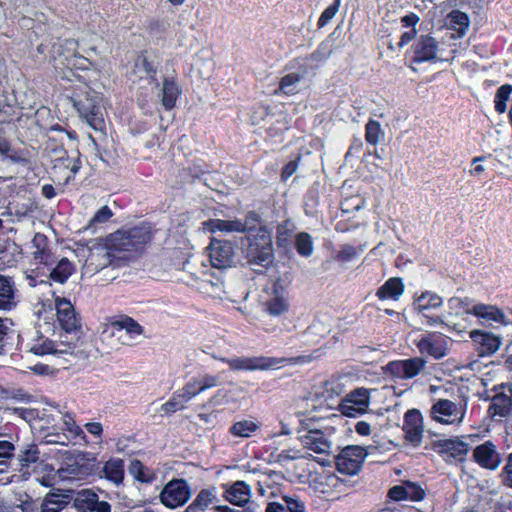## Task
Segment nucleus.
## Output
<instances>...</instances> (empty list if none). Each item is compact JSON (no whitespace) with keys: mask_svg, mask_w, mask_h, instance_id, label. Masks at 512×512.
<instances>
[{"mask_svg":"<svg viewBox=\"0 0 512 512\" xmlns=\"http://www.w3.org/2000/svg\"><path fill=\"white\" fill-rule=\"evenodd\" d=\"M286 362H288V359L277 357H240L231 359L229 361V366L235 370H268L281 367Z\"/></svg>","mask_w":512,"mask_h":512,"instance_id":"obj_16","label":"nucleus"},{"mask_svg":"<svg viewBox=\"0 0 512 512\" xmlns=\"http://www.w3.org/2000/svg\"><path fill=\"white\" fill-rule=\"evenodd\" d=\"M160 410L165 414L169 415L176 411L183 410L182 405H180L179 401L175 399L174 394L172 397L164 404L161 405Z\"/></svg>","mask_w":512,"mask_h":512,"instance_id":"obj_57","label":"nucleus"},{"mask_svg":"<svg viewBox=\"0 0 512 512\" xmlns=\"http://www.w3.org/2000/svg\"><path fill=\"white\" fill-rule=\"evenodd\" d=\"M295 230L293 222L289 219L277 225L276 228V243L279 247H287L290 244V239Z\"/></svg>","mask_w":512,"mask_h":512,"instance_id":"obj_41","label":"nucleus"},{"mask_svg":"<svg viewBox=\"0 0 512 512\" xmlns=\"http://www.w3.org/2000/svg\"><path fill=\"white\" fill-rule=\"evenodd\" d=\"M118 332L124 331L130 340H135L144 332L143 327L131 317H124L113 323Z\"/></svg>","mask_w":512,"mask_h":512,"instance_id":"obj_34","label":"nucleus"},{"mask_svg":"<svg viewBox=\"0 0 512 512\" xmlns=\"http://www.w3.org/2000/svg\"><path fill=\"white\" fill-rule=\"evenodd\" d=\"M268 115H269V113H268L267 107H264V106L257 107L251 115L252 124H254V125L260 124L261 120H264L265 117H267Z\"/></svg>","mask_w":512,"mask_h":512,"instance_id":"obj_61","label":"nucleus"},{"mask_svg":"<svg viewBox=\"0 0 512 512\" xmlns=\"http://www.w3.org/2000/svg\"><path fill=\"white\" fill-rule=\"evenodd\" d=\"M113 215L114 214L112 210L107 205L102 206L89 220L86 229L91 232H95L99 226L108 222L113 217Z\"/></svg>","mask_w":512,"mask_h":512,"instance_id":"obj_42","label":"nucleus"},{"mask_svg":"<svg viewBox=\"0 0 512 512\" xmlns=\"http://www.w3.org/2000/svg\"><path fill=\"white\" fill-rule=\"evenodd\" d=\"M445 25L448 29L455 31L454 37H463L470 25L469 17L466 13L460 10H452L449 12L445 19Z\"/></svg>","mask_w":512,"mask_h":512,"instance_id":"obj_27","label":"nucleus"},{"mask_svg":"<svg viewBox=\"0 0 512 512\" xmlns=\"http://www.w3.org/2000/svg\"><path fill=\"white\" fill-rule=\"evenodd\" d=\"M282 500L286 503L289 512H306L305 503L295 496H283Z\"/></svg>","mask_w":512,"mask_h":512,"instance_id":"obj_53","label":"nucleus"},{"mask_svg":"<svg viewBox=\"0 0 512 512\" xmlns=\"http://www.w3.org/2000/svg\"><path fill=\"white\" fill-rule=\"evenodd\" d=\"M207 253L210 269L206 274L215 279V282L210 280L212 285H221L224 278V246L222 241L215 237L211 238Z\"/></svg>","mask_w":512,"mask_h":512,"instance_id":"obj_18","label":"nucleus"},{"mask_svg":"<svg viewBox=\"0 0 512 512\" xmlns=\"http://www.w3.org/2000/svg\"><path fill=\"white\" fill-rule=\"evenodd\" d=\"M470 337L480 346L481 355H492L498 350L501 344V339L490 332L473 330L470 332Z\"/></svg>","mask_w":512,"mask_h":512,"instance_id":"obj_25","label":"nucleus"},{"mask_svg":"<svg viewBox=\"0 0 512 512\" xmlns=\"http://www.w3.org/2000/svg\"><path fill=\"white\" fill-rule=\"evenodd\" d=\"M17 304L14 281L0 275V310H11Z\"/></svg>","mask_w":512,"mask_h":512,"instance_id":"obj_26","label":"nucleus"},{"mask_svg":"<svg viewBox=\"0 0 512 512\" xmlns=\"http://www.w3.org/2000/svg\"><path fill=\"white\" fill-rule=\"evenodd\" d=\"M258 425L252 420H240L235 422L230 427V433L235 437H249L256 429Z\"/></svg>","mask_w":512,"mask_h":512,"instance_id":"obj_44","label":"nucleus"},{"mask_svg":"<svg viewBox=\"0 0 512 512\" xmlns=\"http://www.w3.org/2000/svg\"><path fill=\"white\" fill-rule=\"evenodd\" d=\"M133 74L139 79L148 80L149 83H153V76L155 74V70L153 65L147 60V58L143 55H139L134 63Z\"/></svg>","mask_w":512,"mask_h":512,"instance_id":"obj_37","label":"nucleus"},{"mask_svg":"<svg viewBox=\"0 0 512 512\" xmlns=\"http://www.w3.org/2000/svg\"><path fill=\"white\" fill-rule=\"evenodd\" d=\"M389 497L395 501L407 500L404 485H396L389 490Z\"/></svg>","mask_w":512,"mask_h":512,"instance_id":"obj_62","label":"nucleus"},{"mask_svg":"<svg viewBox=\"0 0 512 512\" xmlns=\"http://www.w3.org/2000/svg\"><path fill=\"white\" fill-rule=\"evenodd\" d=\"M403 431L405 439L413 445H418L422 441V415L416 409L408 410L404 415Z\"/></svg>","mask_w":512,"mask_h":512,"instance_id":"obj_23","label":"nucleus"},{"mask_svg":"<svg viewBox=\"0 0 512 512\" xmlns=\"http://www.w3.org/2000/svg\"><path fill=\"white\" fill-rule=\"evenodd\" d=\"M295 248L302 257H310L314 252L312 236L307 232H300L295 235Z\"/></svg>","mask_w":512,"mask_h":512,"instance_id":"obj_40","label":"nucleus"},{"mask_svg":"<svg viewBox=\"0 0 512 512\" xmlns=\"http://www.w3.org/2000/svg\"><path fill=\"white\" fill-rule=\"evenodd\" d=\"M471 301L469 298L451 297L447 300V309L444 313L431 319L439 327L447 332L461 333L465 327L460 323L464 314L471 315Z\"/></svg>","mask_w":512,"mask_h":512,"instance_id":"obj_3","label":"nucleus"},{"mask_svg":"<svg viewBox=\"0 0 512 512\" xmlns=\"http://www.w3.org/2000/svg\"><path fill=\"white\" fill-rule=\"evenodd\" d=\"M426 360L422 357H413L404 360L391 361L387 364V371L399 379H412L424 371Z\"/></svg>","mask_w":512,"mask_h":512,"instance_id":"obj_17","label":"nucleus"},{"mask_svg":"<svg viewBox=\"0 0 512 512\" xmlns=\"http://www.w3.org/2000/svg\"><path fill=\"white\" fill-rule=\"evenodd\" d=\"M74 265L67 258H62L51 270L50 277L59 283H64L72 275Z\"/></svg>","mask_w":512,"mask_h":512,"instance_id":"obj_38","label":"nucleus"},{"mask_svg":"<svg viewBox=\"0 0 512 512\" xmlns=\"http://www.w3.org/2000/svg\"><path fill=\"white\" fill-rule=\"evenodd\" d=\"M61 429L63 430V435L68 442H86V435L83 429L77 425L72 414H63Z\"/></svg>","mask_w":512,"mask_h":512,"instance_id":"obj_28","label":"nucleus"},{"mask_svg":"<svg viewBox=\"0 0 512 512\" xmlns=\"http://www.w3.org/2000/svg\"><path fill=\"white\" fill-rule=\"evenodd\" d=\"M467 409L464 401L453 402L448 399H438L430 409V417L444 425H459L463 422Z\"/></svg>","mask_w":512,"mask_h":512,"instance_id":"obj_5","label":"nucleus"},{"mask_svg":"<svg viewBox=\"0 0 512 512\" xmlns=\"http://www.w3.org/2000/svg\"><path fill=\"white\" fill-rule=\"evenodd\" d=\"M14 445L6 440H0V465L6 462L13 456Z\"/></svg>","mask_w":512,"mask_h":512,"instance_id":"obj_55","label":"nucleus"},{"mask_svg":"<svg viewBox=\"0 0 512 512\" xmlns=\"http://www.w3.org/2000/svg\"><path fill=\"white\" fill-rule=\"evenodd\" d=\"M472 458L475 463L486 470H496L502 463L500 452L490 440L476 446L473 450Z\"/></svg>","mask_w":512,"mask_h":512,"instance_id":"obj_19","label":"nucleus"},{"mask_svg":"<svg viewBox=\"0 0 512 512\" xmlns=\"http://www.w3.org/2000/svg\"><path fill=\"white\" fill-rule=\"evenodd\" d=\"M341 0H335L333 4L329 5L320 15L318 19V27L322 28L336 15L340 7Z\"/></svg>","mask_w":512,"mask_h":512,"instance_id":"obj_50","label":"nucleus"},{"mask_svg":"<svg viewBox=\"0 0 512 512\" xmlns=\"http://www.w3.org/2000/svg\"><path fill=\"white\" fill-rule=\"evenodd\" d=\"M361 251L362 249H358L352 245L345 244L339 250L336 259L343 262H348L357 257Z\"/></svg>","mask_w":512,"mask_h":512,"instance_id":"obj_52","label":"nucleus"},{"mask_svg":"<svg viewBox=\"0 0 512 512\" xmlns=\"http://www.w3.org/2000/svg\"><path fill=\"white\" fill-rule=\"evenodd\" d=\"M129 473L140 482H150L152 480L150 471L139 460L131 461Z\"/></svg>","mask_w":512,"mask_h":512,"instance_id":"obj_47","label":"nucleus"},{"mask_svg":"<svg viewBox=\"0 0 512 512\" xmlns=\"http://www.w3.org/2000/svg\"><path fill=\"white\" fill-rule=\"evenodd\" d=\"M371 390L356 388L350 391L338 404V411L346 417H358L367 412L370 405Z\"/></svg>","mask_w":512,"mask_h":512,"instance_id":"obj_7","label":"nucleus"},{"mask_svg":"<svg viewBox=\"0 0 512 512\" xmlns=\"http://www.w3.org/2000/svg\"><path fill=\"white\" fill-rule=\"evenodd\" d=\"M243 224L247 226H253V232L255 233H257V230L260 226H263L261 224L260 216L254 211H250L247 213Z\"/></svg>","mask_w":512,"mask_h":512,"instance_id":"obj_59","label":"nucleus"},{"mask_svg":"<svg viewBox=\"0 0 512 512\" xmlns=\"http://www.w3.org/2000/svg\"><path fill=\"white\" fill-rule=\"evenodd\" d=\"M250 488L243 481H236L230 489H226V501L243 507L250 499Z\"/></svg>","mask_w":512,"mask_h":512,"instance_id":"obj_29","label":"nucleus"},{"mask_svg":"<svg viewBox=\"0 0 512 512\" xmlns=\"http://www.w3.org/2000/svg\"><path fill=\"white\" fill-rule=\"evenodd\" d=\"M12 414L18 416L19 418L29 422L36 418V410L30 408L23 407H13L7 408Z\"/></svg>","mask_w":512,"mask_h":512,"instance_id":"obj_56","label":"nucleus"},{"mask_svg":"<svg viewBox=\"0 0 512 512\" xmlns=\"http://www.w3.org/2000/svg\"><path fill=\"white\" fill-rule=\"evenodd\" d=\"M104 477L112 483L119 485L124 478V461L120 458L109 459L103 467Z\"/></svg>","mask_w":512,"mask_h":512,"instance_id":"obj_32","label":"nucleus"},{"mask_svg":"<svg viewBox=\"0 0 512 512\" xmlns=\"http://www.w3.org/2000/svg\"><path fill=\"white\" fill-rule=\"evenodd\" d=\"M385 132L378 121L370 119L365 126V139L371 145H377L383 140Z\"/></svg>","mask_w":512,"mask_h":512,"instance_id":"obj_43","label":"nucleus"},{"mask_svg":"<svg viewBox=\"0 0 512 512\" xmlns=\"http://www.w3.org/2000/svg\"><path fill=\"white\" fill-rule=\"evenodd\" d=\"M512 92V85L504 84L500 86L495 94L494 104H495V110L499 114H503L507 109V101L510 98Z\"/></svg>","mask_w":512,"mask_h":512,"instance_id":"obj_45","label":"nucleus"},{"mask_svg":"<svg viewBox=\"0 0 512 512\" xmlns=\"http://www.w3.org/2000/svg\"><path fill=\"white\" fill-rule=\"evenodd\" d=\"M55 307L58 323L61 327V331L58 333L62 334L64 338L69 335L78 339L77 331L80 325L71 302L65 298L57 297Z\"/></svg>","mask_w":512,"mask_h":512,"instance_id":"obj_10","label":"nucleus"},{"mask_svg":"<svg viewBox=\"0 0 512 512\" xmlns=\"http://www.w3.org/2000/svg\"><path fill=\"white\" fill-rule=\"evenodd\" d=\"M288 310V302L287 300L275 294L268 302H267V311L269 314L273 316H279Z\"/></svg>","mask_w":512,"mask_h":512,"instance_id":"obj_48","label":"nucleus"},{"mask_svg":"<svg viewBox=\"0 0 512 512\" xmlns=\"http://www.w3.org/2000/svg\"><path fill=\"white\" fill-rule=\"evenodd\" d=\"M367 453L361 446H347L341 450L336 458L337 470L346 475L357 474L365 460Z\"/></svg>","mask_w":512,"mask_h":512,"instance_id":"obj_9","label":"nucleus"},{"mask_svg":"<svg viewBox=\"0 0 512 512\" xmlns=\"http://www.w3.org/2000/svg\"><path fill=\"white\" fill-rule=\"evenodd\" d=\"M298 434V439L304 448L318 454L329 452L331 442L322 430L310 428L308 424L302 422Z\"/></svg>","mask_w":512,"mask_h":512,"instance_id":"obj_12","label":"nucleus"},{"mask_svg":"<svg viewBox=\"0 0 512 512\" xmlns=\"http://www.w3.org/2000/svg\"><path fill=\"white\" fill-rule=\"evenodd\" d=\"M191 497V489L184 479L169 481L160 494L161 503L168 508L185 504Z\"/></svg>","mask_w":512,"mask_h":512,"instance_id":"obj_11","label":"nucleus"},{"mask_svg":"<svg viewBox=\"0 0 512 512\" xmlns=\"http://www.w3.org/2000/svg\"><path fill=\"white\" fill-rule=\"evenodd\" d=\"M72 60L73 61L68 62V66L66 68V72L69 75V81H71L73 77H78L76 72L88 70L92 65L88 58L80 54H77L76 57H74Z\"/></svg>","mask_w":512,"mask_h":512,"instance_id":"obj_46","label":"nucleus"},{"mask_svg":"<svg viewBox=\"0 0 512 512\" xmlns=\"http://www.w3.org/2000/svg\"><path fill=\"white\" fill-rule=\"evenodd\" d=\"M488 413L495 421L512 416V387L509 384L495 386Z\"/></svg>","mask_w":512,"mask_h":512,"instance_id":"obj_8","label":"nucleus"},{"mask_svg":"<svg viewBox=\"0 0 512 512\" xmlns=\"http://www.w3.org/2000/svg\"><path fill=\"white\" fill-rule=\"evenodd\" d=\"M245 257L251 265L267 269L274 261L272 235L265 226H260L257 233L246 237Z\"/></svg>","mask_w":512,"mask_h":512,"instance_id":"obj_2","label":"nucleus"},{"mask_svg":"<svg viewBox=\"0 0 512 512\" xmlns=\"http://www.w3.org/2000/svg\"><path fill=\"white\" fill-rule=\"evenodd\" d=\"M470 311L471 315L477 317L483 323L501 326L511 325L510 316L496 305L477 303L472 305Z\"/></svg>","mask_w":512,"mask_h":512,"instance_id":"obj_22","label":"nucleus"},{"mask_svg":"<svg viewBox=\"0 0 512 512\" xmlns=\"http://www.w3.org/2000/svg\"><path fill=\"white\" fill-rule=\"evenodd\" d=\"M504 483L512 488V453L507 458L506 465L503 469Z\"/></svg>","mask_w":512,"mask_h":512,"instance_id":"obj_63","label":"nucleus"},{"mask_svg":"<svg viewBox=\"0 0 512 512\" xmlns=\"http://www.w3.org/2000/svg\"><path fill=\"white\" fill-rule=\"evenodd\" d=\"M443 298L432 291H424L420 295L414 297L413 309L425 319L426 324L435 327L436 323H432L431 319L437 318L438 315L432 314V310H436L443 305Z\"/></svg>","mask_w":512,"mask_h":512,"instance_id":"obj_15","label":"nucleus"},{"mask_svg":"<svg viewBox=\"0 0 512 512\" xmlns=\"http://www.w3.org/2000/svg\"><path fill=\"white\" fill-rule=\"evenodd\" d=\"M69 503L68 496L59 493H49L41 504L42 512H61Z\"/></svg>","mask_w":512,"mask_h":512,"instance_id":"obj_35","label":"nucleus"},{"mask_svg":"<svg viewBox=\"0 0 512 512\" xmlns=\"http://www.w3.org/2000/svg\"><path fill=\"white\" fill-rule=\"evenodd\" d=\"M78 42L74 39L57 40L52 43L49 51V62L53 65L56 72L64 79H69L66 72L68 62L73 61L78 54Z\"/></svg>","mask_w":512,"mask_h":512,"instance_id":"obj_6","label":"nucleus"},{"mask_svg":"<svg viewBox=\"0 0 512 512\" xmlns=\"http://www.w3.org/2000/svg\"><path fill=\"white\" fill-rule=\"evenodd\" d=\"M101 104V94L92 90L85 92L83 98L73 99V106L94 130H102L104 126Z\"/></svg>","mask_w":512,"mask_h":512,"instance_id":"obj_4","label":"nucleus"},{"mask_svg":"<svg viewBox=\"0 0 512 512\" xmlns=\"http://www.w3.org/2000/svg\"><path fill=\"white\" fill-rule=\"evenodd\" d=\"M304 78V73L292 72L284 75L278 88L274 91L275 95H294L298 92L299 83Z\"/></svg>","mask_w":512,"mask_h":512,"instance_id":"obj_31","label":"nucleus"},{"mask_svg":"<svg viewBox=\"0 0 512 512\" xmlns=\"http://www.w3.org/2000/svg\"><path fill=\"white\" fill-rule=\"evenodd\" d=\"M217 379L211 375H200L188 381L182 389L174 392L175 399L179 401L182 408L201 392L216 386Z\"/></svg>","mask_w":512,"mask_h":512,"instance_id":"obj_14","label":"nucleus"},{"mask_svg":"<svg viewBox=\"0 0 512 512\" xmlns=\"http://www.w3.org/2000/svg\"><path fill=\"white\" fill-rule=\"evenodd\" d=\"M40 451L34 444L27 445L20 455L22 467H28L32 463H36L39 459Z\"/></svg>","mask_w":512,"mask_h":512,"instance_id":"obj_49","label":"nucleus"},{"mask_svg":"<svg viewBox=\"0 0 512 512\" xmlns=\"http://www.w3.org/2000/svg\"><path fill=\"white\" fill-rule=\"evenodd\" d=\"M34 254L35 259L38 260L40 263H43L46 266H52L54 264V258L49 251L45 249H39Z\"/></svg>","mask_w":512,"mask_h":512,"instance_id":"obj_60","label":"nucleus"},{"mask_svg":"<svg viewBox=\"0 0 512 512\" xmlns=\"http://www.w3.org/2000/svg\"><path fill=\"white\" fill-rule=\"evenodd\" d=\"M421 355L441 359L447 354V341L436 333H427L414 340Z\"/></svg>","mask_w":512,"mask_h":512,"instance_id":"obj_20","label":"nucleus"},{"mask_svg":"<svg viewBox=\"0 0 512 512\" xmlns=\"http://www.w3.org/2000/svg\"><path fill=\"white\" fill-rule=\"evenodd\" d=\"M29 369H31L37 375H50L54 371L51 366L43 363H37L33 366H29Z\"/></svg>","mask_w":512,"mask_h":512,"instance_id":"obj_64","label":"nucleus"},{"mask_svg":"<svg viewBox=\"0 0 512 512\" xmlns=\"http://www.w3.org/2000/svg\"><path fill=\"white\" fill-rule=\"evenodd\" d=\"M98 502V495L89 489L79 491L74 499L76 509L81 512H93Z\"/></svg>","mask_w":512,"mask_h":512,"instance_id":"obj_33","label":"nucleus"},{"mask_svg":"<svg viewBox=\"0 0 512 512\" xmlns=\"http://www.w3.org/2000/svg\"><path fill=\"white\" fill-rule=\"evenodd\" d=\"M248 232V235L253 233V226H247L240 220H226V232Z\"/></svg>","mask_w":512,"mask_h":512,"instance_id":"obj_54","label":"nucleus"},{"mask_svg":"<svg viewBox=\"0 0 512 512\" xmlns=\"http://www.w3.org/2000/svg\"><path fill=\"white\" fill-rule=\"evenodd\" d=\"M435 450L446 462L464 461L469 448L468 444L459 438L438 440Z\"/></svg>","mask_w":512,"mask_h":512,"instance_id":"obj_21","label":"nucleus"},{"mask_svg":"<svg viewBox=\"0 0 512 512\" xmlns=\"http://www.w3.org/2000/svg\"><path fill=\"white\" fill-rule=\"evenodd\" d=\"M77 338L56 332L54 324L44 322L39 324L33 335L27 341V351L36 356H54L73 354Z\"/></svg>","mask_w":512,"mask_h":512,"instance_id":"obj_1","label":"nucleus"},{"mask_svg":"<svg viewBox=\"0 0 512 512\" xmlns=\"http://www.w3.org/2000/svg\"><path fill=\"white\" fill-rule=\"evenodd\" d=\"M438 42L431 36H421L414 46V61L424 62L436 59Z\"/></svg>","mask_w":512,"mask_h":512,"instance_id":"obj_24","label":"nucleus"},{"mask_svg":"<svg viewBox=\"0 0 512 512\" xmlns=\"http://www.w3.org/2000/svg\"><path fill=\"white\" fill-rule=\"evenodd\" d=\"M403 292L404 284L401 278L392 277L377 290L376 295L379 299L398 300Z\"/></svg>","mask_w":512,"mask_h":512,"instance_id":"obj_30","label":"nucleus"},{"mask_svg":"<svg viewBox=\"0 0 512 512\" xmlns=\"http://www.w3.org/2000/svg\"><path fill=\"white\" fill-rule=\"evenodd\" d=\"M179 95V88L177 84L171 80H165L162 87V104L169 110L176 105Z\"/></svg>","mask_w":512,"mask_h":512,"instance_id":"obj_39","label":"nucleus"},{"mask_svg":"<svg viewBox=\"0 0 512 512\" xmlns=\"http://www.w3.org/2000/svg\"><path fill=\"white\" fill-rule=\"evenodd\" d=\"M216 501V488L203 489L193 501V503L185 510V512H198L203 510Z\"/></svg>","mask_w":512,"mask_h":512,"instance_id":"obj_36","label":"nucleus"},{"mask_svg":"<svg viewBox=\"0 0 512 512\" xmlns=\"http://www.w3.org/2000/svg\"><path fill=\"white\" fill-rule=\"evenodd\" d=\"M404 489L406 493V499L412 500V501H419L424 498L425 492L424 490L413 482H404Z\"/></svg>","mask_w":512,"mask_h":512,"instance_id":"obj_51","label":"nucleus"},{"mask_svg":"<svg viewBox=\"0 0 512 512\" xmlns=\"http://www.w3.org/2000/svg\"><path fill=\"white\" fill-rule=\"evenodd\" d=\"M203 230L208 232H216V231H223L224 230V222L219 219H212L208 220L202 223Z\"/></svg>","mask_w":512,"mask_h":512,"instance_id":"obj_58","label":"nucleus"},{"mask_svg":"<svg viewBox=\"0 0 512 512\" xmlns=\"http://www.w3.org/2000/svg\"><path fill=\"white\" fill-rule=\"evenodd\" d=\"M150 231L145 226H137L117 231L113 235V240L121 250L138 249L140 246L150 241Z\"/></svg>","mask_w":512,"mask_h":512,"instance_id":"obj_13","label":"nucleus"}]
</instances>
